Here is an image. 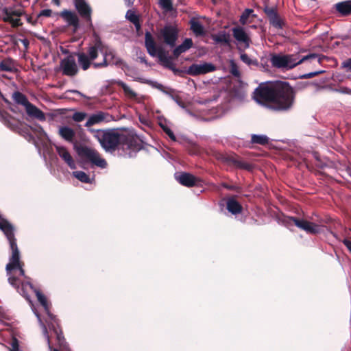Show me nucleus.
Returning <instances> with one entry per match:
<instances>
[{"label":"nucleus","instance_id":"34","mask_svg":"<svg viewBox=\"0 0 351 351\" xmlns=\"http://www.w3.org/2000/svg\"><path fill=\"white\" fill-rule=\"evenodd\" d=\"M252 12V10L246 9L244 12L241 14L239 21L242 25H245L247 21V19L249 18L250 14Z\"/></svg>","mask_w":351,"mask_h":351},{"label":"nucleus","instance_id":"12","mask_svg":"<svg viewBox=\"0 0 351 351\" xmlns=\"http://www.w3.org/2000/svg\"><path fill=\"white\" fill-rule=\"evenodd\" d=\"M74 4L80 15L91 24L92 8L85 0H74Z\"/></svg>","mask_w":351,"mask_h":351},{"label":"nucleus","instance_id":"9","mask_svg":"<svg viewBox=\"0 0 351 351\" xmlns=\"http://www.w3.org/2000/svg\"><path fill=\"white\" fill-rule=\"evenodd\" d=\"M287 225L294 223L298 228L303 230L307 233L317 234L321 232V226L304 219H298L295 217H287L285 219Z\"/></svg>","mask_w":351,"mask_h":351},{"label":"nucleus","instance_id":"26","mask_svg":"<svg viewBox=\"0 0 351 351\" xmlns=\"http://www.w3.org/2000/svg\"><path fill=\"white\" fill-rule=\"evenodd\" d=\"M335 7L337 10L343 15L351 14V1L338 3Z\"/></svg>","mask_w":351,"mask_h":351},{"label":"nucleus","instance_id":"1","mask_svg":"<svg viewBox=\"0 0 351 351\" xmlns=\"http://www.w3.org/2000/svg\"><path fill=\"white\" fill-rule=\"evenodd\" d=\"M295 95V93L289 84L281 81L260 86L254 92V99L257 103L276 111L291 109Z\"/></svg>","mask_w":351,"mask_h":351},{"label":"nucleus","instance_id":"39","mask_svg":"<svg viewBox=\"0 0 351 351\" xmlns=\"http://www.w3.org/2000/svg\"><path fill=\"white\" fill-rule=\"evenodd\" d=\"M336 91L342 94L351 95V89L347 87H340Z\"/></svg>","mask_w":351,"mask_h":351},{"label":"nucleus","instance_id":"46","mask_svg":"<svg viewBox=\"0 0 351 351\" xmlns=\"http://www.w3.org/2000/svg\"><path fill=\"white\" fill-rule=\"evenodd\" d=\"M139 120L141 123L145 124V125H147L148 124V121L144 118V117H139Z\"/></svg>","mask_w":351,"mask_h":351},{"label":"nucleus","instance_id":"22","mask_svg":"<svg viewBox=\"0 0 351 351\" xmlns=\"http://www.w3.org/2000/svg\"><path fill=\"white\" fill-rule=\"evenodd\" d=\"M58 134L63 139L70 143L73 141L75 135V131L67 126L60 127L58 130Z\"/></svg>","mask_w":351,"mask_h":351},{"label":"nucleus","instance_id":"7","mask_svg":"<svg viewBox=\"0 0 351 351\" xmlns=\"http://www.w3.org/2000/svg\"><path fill=\"white\" fill-rule=\"evenodd\" d=\"M232 32L239 51H244L250 47L251 38L243 27H234L232 29Z\"/></svg>","mask_w":351,"mask_h":351},{"label":"nucleus","instance_id":"30","mask_svg":"<svg viewBox=\"0 0 351 351\" xmlns=\"http://www.w3.org/2000/svg\"><path fill=\"white\" fill-rule=\"evenodd\" d=\"M123 149L124 151V154H123V156L125 157H132L134 156V154L138 150V148L136 147H133L132 144L125 143L123 145Z\"/></svg>","mask_w":351,"mask_h":351},{"label":"nucleus","instance_id":"2","mask_svg":"<svg viewBox=\"0 0 351 351\" xmlns=\"http://www.w3.org/2000/svg\"><path fill=\"white\" fill-rule=\"evenodd\" d=\"M103 55V61L99 63H93L94 68L106 67L108 65L119 64L120 59L117 57L114 51L108 47L102 46L100 42H97L94 46L88 48L86 53H79L77 54L78 63L83 70H87L91 62L98 56V51Z\"/></svg>","mask_w":351,"mask_h":351},{"label":"nucleus","instance_id":"24","mask_svg":"<svg viewBox=\"0 0 351 351\" xmlns=\"http://www.w3.org/2000/svg\"><path fill=\"white\" fill-rule=\"evenodd\" d=\"M191 29L196 36H204L206 31L201 23L195 19H192L190 22Z\"/></svg>","mask_w":351,"mask_h":351},{"label":"nucleus","instance_id":"25","mask_svg":"<svg viewBox=\"0 0 351 351\" xmlns=\"http://www.w3.org/2000/svg\"><path fill=\"white\" fill-rule=\"evenodd\" d=\"M227 209L233 215H236L241 212L242 207L238 202L231 198L227 202Z\"/></svg>","mask_w":351,"mask_h":351},{"label":"nucleus","instance_id":"17","mask_svg":"<svg viewBox=\"0 0 351 351\" xmlns=\"http://www.w3.org/2000/svg\"><path fill=\"white\" fill-rule=\"evenodd\" d=\"M176 180L187 187H191L196 184L197 178L193 175L188 173H181L176 175Z\"/></svg>","mask_w":351,"mask_h":351},{"label":"nucleus","instance_id":"28","mask_svg":"<svg viewBox=\"0 0 351 351\" xmlns=\"http://www.w3.org/2000/svg\"><path fill=\"white\" fill-rule=\"evenodd\" d=\"M125 17L134 25L137 31L141 29V24L139 23L138 16L135 14L134 11L129 10L126 12Z\"/></svg>","mask_w":351,"mask_h":351},{"label":"nucleus","instance_id":"3","mask_svg":"<svg viewBox=\"0 0 351 351\" xmlns=\"http://www.w3.org/2000/svg\"><path fill=\"white\" fill-rule=\"evenodd\" d=\"M317 55L315 53H310L301 58L298 54H274L271 56L270 62L273 66L282 69L290 70L300 64L304 61L315 59Z\"/></svg>","mask_w":351,"mask_h":351},{"label":"nucleus","instance_id":"38","mask_svg":"<svg viewBox=\"0 0 351 351\" xmlns=\"http://www.w3.org/2000/svg\"><path fill=\"white\" fill-rule=\"evenodd\" d=\"M165 133L169 136V137L173 141H176V138L173 134V132L167 127H162Z\"/></svg>","mask_w":351,"mask_h":351},{"label":"nucleus","instance_id":"49","mask_svg":"<svg viewBox=\"0 0 351 351\" xmlns=\"http://www.w3.org/2000/svg\"><path fill=\"white\" fill-rule=\"evenodd\" d=\"M320 72H316V73H310L308 74L309 76H314L315 75L317 74V73H319Z\"/></svg>","mask_w":351,"mask_h":351},{"label":"nucleus","instance_id":"20","mask_svg":"<svg viewBox=\"0 0 351 351\" xmlns=\"http://www.w3.org/2000/svg\"><path fill=\"white\" fill-rule=\"evenodd\" d=\"M25 108L29 116L36 118L40 121L45 120V114L30 102H29Z\"/></svg>","mask_w":351,"mask_h":351},{"label":"nucleus","instance_id":"15","mask_svg":"<svg viewBox=\"0 0 351 351\" xmlns=\"http://www.w3.org/2000/svg\"><path fill=\"white\" fill-rule=\"evenodd\" d=\"M109 115L108 114L99 111L95 114L90 115L85 123V126L90 128L93 125L99 124L102 122L108 121Z\"/></svg>","mask_w":351,"mask_h":351},{"label":"nucleus","instance_id":"40","mask_svg":"<svg viewBox=\"0 0 351 351\" xmlns=\"http://www.w3.org/2000/svg\"><path fill=\"white\" fill-rule=\"evenodd\" d=\"M51 13H52V11L50 9H45V10H43L40 14H39V16H46V17H49L51 15Z\"/></svg>","mask_w":351,"mask_h":351},{"label":"nucleus","instance_id":"47","mask_svg":"<svg viewBox=\"0 0 351 351\" xmlns=\"http://www.w3.org/2000/svg\"><path fill=\"white\" fill-rule=\"evenodd\" d=\"M38 131L40 132L41 134H43L45 136L47 135L46 133L44 132V130H43V128L40 126H38Z\"/></svg>","mask_w":351,"mask_h":351},{"label":"nucleus","instance_id":"33","mask_svg":"<svg viewBox=\"0 0 351 351\" xmlns=\"http://www.w3.org/2000/svg\"><path fill=\"white\" fill-rule=\"evenodd\" d=\"M87 114L84 112H76L73 114V119L76 122H81L85 119Z\"/></svg>","mask_w":351,"mask_h":351},{"label":"nucleus","instance_id":"31","mask_svg":"<svg viewBox=\"0 0 351 351\" xmlns=\"http://www.w3.org/2000/svg\"><path fill=\"white\" fill-rule=\"evenodd\" d=\"M252 141L254 143L265 145L268 143L269 138L265 135L253 134L252 136Z\"/></svg>","mask_w":351,"mask_h":351},{"label":"nucleus","instance_id":"27","mask_svg":"<svg viewBox=\"0 0 351 351\" xmlns=\"http://www.w3.org/2000/svg\"><path fill=\"white\" fill-rule=\"evenodd\" d=\"M12 98L18 104H21L25 107L29 102L26 96L19 91L12 93Z\"/></svg>","mask_w":351,"mask_h":351},{"label":"nucleus","instance_id":"5","mask_svg":"<svg viewBox=\"0 0 351 351\" xmlns=\"http://www.w3.org/2000/svg\"><path fill=\"white\" fill-rule=\"evenodd\" d=\"M78 155L90 162L93 165L104 169L107 167V162L102 158L99 152L93 148L84 146L77 149Z\"/></svg>","mask_w":351,"mask_h":351},{"label":"nucleus","instance_id":"50","mask_svg":"<svg viewBox=\"0 0 351 351\" xmlns=\"http://www.w3.org/2000/svg\"><path fill=\"white\" fill-rule=\"evenodd\" d=\"M245 169H248V166H245L244 167Z\"/></svg>","mask_w":351,"mask_h":351},{"label":"nucleus","instance_id":"21","mask_svg":"<svg viewBox=\"0 0 351 351\" xmlns=\"http://www.w3.org/2000/svg\"><path fill=\"white\" fill-rule=\"evenodd\" d=\"M211 37L215 43L224 45H230V36L225 31H221L216 34L212 35Z\"/></svg>","mask_w":351,"mask_h":351},{"label":"nucleus","instance_id":"16","mask_svg":"<svg viewBox=\"0 0 351 351\" xmlns=\"http://www.w3.org/2000/svg\"><path fill=\"white\" fill-rule=\"evenodd\" d=\"M56 150L59 156L67 164V165L71 169H76L75 162L71 154L65 147L57 145L56 146Z\"/></svg>","mask_w":351,"mask_h":351},{"label":"nucleus","instance_id":"19","mask_svg":"<svg viewBox=\"0 0 351 351\" xmlns=\"http://www.w3.org/2000/svg\"><path fill=\"white\" fill-rule=\"evenodd\" d=\"M116 84L123 88L125 95L128 98L132 99L138 103H141L143 101V97L138 95L129 86H128L123 82L119 80L116 82Z\"/></svg>","mask_w":351,"mask_h":351},{"label":"nucleus","instance_id":"29","mask_svg":"<svg viewBox=\"0 0 351 351\" xmlns=\"http://www.w3.org/2000/svg\"><path fill=\"white\" fill-rule=\"evenodd\" d=\"M73 176L77 180L84 183H91L93 180V178H90L88 175L85 172L81 171H77L73 172Z\"/></svg>","mask_w":351,"mask_h":351},{"label":"nucleus","instance_id":"10","mask_svg":"<svg viewBox=\"0 0 351 351\" xmlns=\"http://www.w3.org/2000/svg\"><path fill=\"white\" fill-rule=\"evenodd\" d=\"M216 66L212 63L204 62L202 64H193L188 69V73L191 75H199L213 72Z\"/></svg>","mask_w":351,"mask_h":351},{"label":"nucleus","instance_id":"8","mask_svg":"<svg viewBox=\"0 0 351 351\" xmlns=\"http://www.w3.org/2000/svg\"><path fill=\"white\" fill-rule=\"evenodd\" d=\"M178 30L174 26L165 25L160 29L158 34V39L162 40L171 47H173L178 39Z\"/></svg>","mask_w":351,"mask_h":351},{"label":"nucleus","instance_id":"48","mask_svg":"<svg viewBox=\"0 0 351 351\" xmlns=\"http://www.w3.org/2000/svg\"><path fill=\"white\" fill-rule=\"evenodd\" d=\"M232 74L234 75H237L238 74V71H234V70H232Z\"/></svg>","mask_w":351,"mask_h":351},{"label":"nucleus","instance_id":"42","mask_svg":"<svg viewBox=\"0 0 351 351\" xmlns=\"http://www.w3.org/2000/svg\"><path fill=\"white\" fill-rule=\"evenodd\" d=\"M343 243L345 244V245L348 247V249L351 252V241H348V240H345L343 241Z\"/></svg>","mask_w":351,"mask_h":351},{"label":"nucleus","instance_id":"36","mask_svg":"<svg viewBox=\"0 0 351 351\" xmlns=\"http://www.w3.org/2000/svg\"><path fill=\"white\" fill-rule=\"evenodd\" d=\"M241 52V60L245 64H247V65H250L252 63V59L245 53H243V51H240Z\"/></svg>","mask_w":351,"mask_h":351},{"label":"nucleus","instance_id":"43","mask_svg":"<svg viewBox=\"0 0 351 351\" xmlns=\"http://www.w3.org/2000/svg\"><path fill=\"white\" fill-rule=\"evenodd\" d=\"M67 93H73L79 95H80L82 97H85L82 93H80V91H78L77 90H69L67 91Z\"/></svg>","mask_w":351,"mask_h":351},{"label":"nucleus","instance_id":"45","mask_svg":"<svg viewBox=\"0 0 351 351\" xmlns=\"http://www.w3.org/2000/svg\"><path fill=\"white\" fill-rule=\"evenodd\" d=\"M153 86H154L156 88H157L158 89L162 90V91H164L163 90V86L160 84H158V83H155Z\"/></svg>","mask_w":351,"mask_h":351},{"label":"nucleus","instance_id":"32","mask_svg":"<svg viewBox=\"0 0 351 351\" xmlns=\"http://www.w3.org/2000/svg\"><path fill=\"white\" fill-rule=\"evenodd\" d=\"M158 4L165 12H171L173 9L172 0H158Z\"/></svg>","mask_w":351,"mask_h":351},{"label":"nucleus","instance_id":"14","mask_svg":"<svg viewBox=\"0 0 351 351\" xmlns=\"http://www.w3.org/2000/svg\"><path fill=\"white\" fill-rule=\"evenodd\" d=\"M145 43L149 54L153 57L158 56L160 58L162 57V51L156 46L154 40L150 32H147L145 35Z\"/></svg>","mask_w":351,"mask_h":351},{"label":"nucleus","instance_id":"6","mask_svg":"<svg viewBox=\"0 0 351 351\" xmlns=\"http://www.w3.org/2000/svg\"><path fill=\"white\" fill-rule=\"evenodd\" d=\"M3 21L10 23L12 27L22 25L20 17L25 14L21 4L5 7L3 9Z\"/></svg>","mask_w":351,"mask_h":351},{"label":"nucleus","instance_id":"23","mask_svg":"<svg viewBox=\"0 0 351 351\" xmlns=\"http://www.w3.org/2000/svg\"><path fill=\"white\" fill-rule=\"evenodd\" d=\"M193 45V41L191 38H186L181 45L176 47L173 51V56L178 57L181 53L189 50Z\"/></svg>","mask_w":351,"mask_h":351},{"label":"nucleus","instance_id":"18","mask_svg":"<svg viewBox=\"0 0 351 351\" xmlns=\"http://www.w3.org/2000/svg\"><path fill=\"white\" fill-rule=\"evenodd\" d=\"M60 16L69 25H72L75 28L79 26V19L74 12L64 10L60 13Z\"/></svg>","mask_w":351,"mask_h":351},{"label":"nucleus","instance_id":"35","mask_svg":"<svg viewBox=\"0 0 351 351\" xmlns=\"http://www.w3.org/2000/svg\"><path fill=\"white\" fill-rule=\"evenodd\" d=\"M10 351H22L19 346V342L16 338H12L10 346L9 348Z\"/></svg>","mask_w":351,"mask_h":351},{"label":"nucleus","instance_id":"4","mask_svg":"<svg viewBox=\"0 0 351 351\" xmlns=\"http://www.w3.org/2000/svg\"><path fill=\"white\" fill-rule=\"evenodd\" d=\"M89 130L94 134V137L106 152L114 151L120 141V136L114 132L93 129Z\"/></svg>","mask_w":351,"mask_h":351},{"label":"nucleus","instance_id":"11","mask_svg":"<svg viewBox=\"0 0 351 351\" xmlns=\"http://www.w3.org/2000/svg\"><path fill=\"white\" fill-rule=\"evenodd\" d=\"M263 10L273 27L276 29L282 28L284 23L277 13L276 7L265 5Z\"/></svg>","mask_w":351,"mask_h":351},{"label":"nucleus","instance_id":"44","mask_svg":"<svg viewBox=\"0 0 351 351\" xmlns=\"http://www.w3.org/2000/svg\"><path fill=\"white\" fill-rule=\"evenodd\" d=\"M123 1L125 2V4L127 6H131L133 4L134 1V0H123Z\"/></svg>","mask_w":351,"mask_h":351},{"label":"nucleus","instance_id":"13","mask_svg":"<svg viewBox=\"0 0 351 351\" xmlns=\"http://www.w3.org/2000/svg\"><path fill=\"white\" fill-rule=\"evenodd\" d=\"M61 68L64 75L73 76L78 71L75 60L73 57L69 56L63 59L61 62Z\"/></svg>","mask_w":351,"mask_h":351},{"label":"nucleus","instance_id":"41","mask_svg":"<svg viewBox=\"0 0 351 351\" xmlns=\"http://www.w3.org/2000/svg\"><path fill=\"white\" fill-rule=\"evenodd\" d=\"M343 66L347 69V71L351 72V58L344 62L343 63Z\"/></svg>","mask_w":351,"mask_h":351},{"label":"nucleus","instance_id":"37","mask_svg":"<svg viewBox=\"0 0 351 351\" xmlns=\"http://www.w3.org/2000/svg\"><path fill=\"white\" fill-rule=\"evenodd\" d=\"M0 69L4 71H11L12 68L10 64L6 62H1L0 63Z\"/></svg>","mask_w":351,"mask_h":351}]
</instances>
